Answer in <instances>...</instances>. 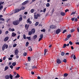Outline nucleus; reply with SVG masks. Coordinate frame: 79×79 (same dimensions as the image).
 Wrapping results in <instances>:
<instances>
[{"label": "nucleus", "mask_w": 79, "mask_h": 79, "mask_svg": "<svg viewBox=\"0 0 79 79\" xmlns=\"http://www.w3.org/2000/svg\"><path fill=\"white\" fill-rule=\"evenodd\" d=\"M4 3V2H0V6H1V5H2Z\"/></svg>", "instance_id": "obj_43"}, {"label": "nucleus", "mask_w": 79, "mask_h": 79, "mask_svg": "<svg viewBox=\"0 0 79 79\" xmlns=\"http://www.w3.org/2000/svg\"><path fill=\"white\" fill-rule=\"evenodd\" d=\"M1 21H5V19L3 18H1Z\"/></svg>", "instance_id": "obj_63"}, {"label": "nucleus", "mask_w": 79, "mask_h": 79, "mask_svg": "<svg viewBox=\"0 0 79 79\" xmlns=\"http://www.w3.org/2000/svg\"><path fill=\"white\" fill-rule=\"evenodd\" d=\"M71 37V34H69L67 36V38H70Z\"/></svg>", "instance_id": "obj_38"}, {"label": "nucleus", "mask_w": 79, "mask_h": 79, "mask_svg": "<svg viewBox=\"0 0 79 79\" xmlns=\"http://www.w3.org/2000/svg\"><path fill=\"white\" fill-rule=\"evenodd\" d=\"M15 31V29L12 28L11 31H12V32H13L14 31Z\"/></svg>", "instance_id": "obj_51"}, {"label": "nucleus", "mask_w": 79, "mask_h": 79, "mask_svg": "<svg viewBox=\"0 0 79 79\" xmlns=\"http://www.w3.org/2000/svg\"><path fill=\"white\" fill-rule=\"evenodd\" d=\"M61 55L62 56H64L65 55V53L64 52H62L61 53Z\"/></svg>", "instance_id": "obj_21"}, {"label": "nucleus", "mask_w": 79, "mask_h": 79, "mask_svg": "<svg viewBox=\"0 0 79 79\" xmlns=\"http://www.w3.org/2000/svg\"><path fill=\"white\" fill-rule=\"evenodd\" d=\"M54 11H55V9H54V8H53L52 10V14H53L54 13Z\"/></svg>", "instance_id": "obj_37"}, {"label": "nucleus", "mask_w": 79, "mask_h": 79, "mask_svg": "<svg viewBox=\"0 0 79 79\" xmlns=\"http://www.w3.org/2000/svg\"><path fill=\"white\" fill-rule=\"evenodd\" d=\"M75 44H76V45H79V42H76Z\"/></svg>", "instance_id": "obj_60"}, {"label": "nucleus", "mask_w": 79, "mask_h": 79, "mask_svg": "<svg viewBox=\"0 0 79 79\" xmlns=\"http://www.w3.org/2000/svg\"><path fill=\"white\" fill-rule=\"evenodd\" d=\"M29 25H28L27 24H26L25 25V28L27 30L28 29V28H29Z\"/></svg>", "instance_id": "obj_10"}, {"label": "nucleus", "mask_w": 79, "mask_h": 79, "mask_svg": "<svg viewBox=\"0 0 79 79\" xmlns=\"http://www.w3.org/2000/svg\"><path fill=\"white\" fill-rule=\"evenodd\" d=\"M19 68H20V67H17L16 69V70H18V69H19Z\"/></svg>", "instance_id": "obj_54"}, {"label": "nucleus", "mask_w": 79, "mask_h": 79, "mask_svg": "<svg viewBox=\"0 0 79 79\" xmlns=\"http://www.w3.org/2000/svg\"><path fill=\"white\" fill-rule=\"evenodd\" d=\"M34 9H31V12L32 13H34Z\"/></svg>", "instance_id": "obj_31"}, {"label": "nucleus", "mask_w": 79, "mask_h": 79, "mask_svg": "<svg viewBox=\"0 0 79 79\" xmlns=\"http://www.w3.org/2000/svg\"><path fill=\"white\" fill-rule=\"evenodd\" d=\"M31 31L32 33V34H34L35 32V28H33L31 30Z\"/></svg>", "instance_id": "obj_9"}, {"label": "nucleus", "mask_w": 79, "mask_h": 79, "mask_svg": "<svg viewBox=\"0 0 79 79\" xmlns=\"http://www.w3.org/2000/svg\"><path fill=\"white\" fill-rule=\"evenodd\" d=\"M75 31V30L74 29H71L70 31V32H71V33H73V32H74V31Z\"/></svg>", "instance_id": "obj_29"}, {"label": "nucleus", "mask_w": 79, "mask_h": 79, "mask_svg": "<svg viewBox=\"0 0 79 79\" xmlns=\"http://www.w3.org/2000/svg\"><path fill=\"white\" fill-rule=\"evenodd\" d=\"M8 69V67L6 66V67H5L4 69L5 71H6V70H7Z\"/></svg>", "instance_id": "obj_23"}, {"label": "nucleus", "mask_w": 79, "mask_h": 79, "mask_svg": "<svg viewBox=\"0 0 79 79\" xmlns=\"http://www.w3.org/2000/svg\"><path fill=\"white\" fill-rule=\"evenodd\" d=\"M29 45V42H27L26 44V47H27Z\"/></svg>", "instance_id": "obj_32"}, {"label": "nucleus", "mask_w": 79, "mask_h": 79, "mask_svg": "<svg viewBox=\"0 0 79 79\" xmlns=\"http://www.w3.org/2000/svg\"><path fill=\"white\" fill-rule=\"evenodd\" d=\"M69 44H70L71 45H73V43L71 42V41H70L69 42Z\"/></svg>", "instance_id": "obj_50"}, {"label": "nucleus", "mask_w": 79, "mask_h": 79, "mask_svg": "<svg viewBox=\"0 0 79 79\" xmlns=\"http://www.w3.org/2000/svg\"><path fill=\"white\" fill-rule=\"evenodd\" d=\"M9 39V37H6L4 39V41L5 42H6V41L8 40Z\"/></svg>", "instance_id": "obj_12"}, {"label": "nucleus", "mask_w": 79, "mask_h": 79, "mask_svg": "<svg viewBox=\"0 0 79 79\" xmlns=\"http://www.w3.org/2000/svg\"><path fill=\"white\" fill-rule=\"evenodd\" d=\"M16 33L13 32L12 33V37H15V36H16Z\"/></svg>", "instance_id": "obj_15"}, {"label": "nucleus", "mask_w": 79, "mask_h": 79, "mask_svg": "<svg viewBox=\"0 0 79 79\" xmlns=\"http://www.w3.org/2000/svg\"><path fill=\"white\" fill-rule=\"evenodd\" d=\"M32 31H29L28 32V35H32Z\"/></svg>", "instance_id": "obj_20"}, {"label": "nucleus", "mask_w": 79, "mask_h": 79, "mask_svg": "<svg viewBox=\"0 0 79 79\" xmlns=\"http://www.w3.org/2000/svg\"><path fill=\"white\" fill-rule=\"evenodd\" d=\"M23 37L24 39H26V35H25V34L23 35Z\"/></svg>", "instance_id": "obj_39"}, {"label": "nucleus", "mask_w": 79, "mask_h": 79, "mask_svg": "<svg viewBox=\"0 0 79 79\" xmlns=\"http://www.w3.org/2000/svg\"><path fill=\"white\" fill-rule=\"evenodd\" d=\"M60 15L61 16H65V13L64 12H62L60 13Z\"/></svg>", "instance_id": "obj_13"}, {"label": "nucleus", "mask_w": 79, "mask_h": 79, "mask_svg": "<svg viewBox=\"0 0 79 79\" xmlns=\"http://www.w3.org/2000/svg\"><path fill=\"white\" fill-rule=\"evenodd\" d=\"M25 9V7H24L22 6L21 7V9H20V10H24Z\"/></svg>", "instance_id": "obj_16"}, {"label": "nucleus", "mask_w": 79, "mask_h": 79, "mask_svg": "<svg viewBox=\"0 0 79 79\" xmlns=\"http://www.w3.org/2000/svg\"><path fill=\"white\" fill-rule=\"evenodd\" d=\"M18 49H16L15 51V54L16 55H17L18 54Z\"/></svg>", "instance_id": "obj_11"}, {"label": "nucleus", "mask_w": 79, "mask_h": 79, "mask_svg": "<svg viewBox=\"0 0 79 79\" xmlns=\"http://www.w3.org/2000/svg\"><path fill=\"white\" fill-rule=\"evenodd\" d=\"M67 30H64L63 32H62V33L63 34H64V33L65 32H66L67 31Z\"/></svg>", "instance_id": "obj_40"}, {"label": "nucleus", "mask_w": 79, "mask_h": 79, "mask_svg": "<svg viewBox=\"0 0 79 79\" xmlns=\"http://www.w3.org/2000/svg\"><path fill=\"white\" fill-rule=\"evenodd\" d=\"M19 11H20V9H16L15 10L14 13L12 12L11 13L10 15H12L14 14V13H18Z\"/></svg>", "instance_id": "obj_3"}, {"label": "nucleus", "mask_w": 79, "mask_h": 79, "mask_svg": "<svg viewBox=\"0 0 79 79\" xmlns=\"http://www.w3.org/2000/svg\"><path fill=\"white\" fill-rule=\"evenodd\" d=\"M40 38H42H42H43V35H42V34L40 35Z\"/></svg>", "instance_id": "obj_47"}, {"label": "nucleus", "mask_w": 79, "mask_h": 79, "mask_svg": "<svg viewBox=\"0 0 79 79\" xmlns=\"http://www.w3.org/2000/svg\"><path fill=\"white\" fill-rule=\"evenodd\" d=\"M42 38H40L39 40V41L40 42V41H41V40H42Z\"/></svg>", "instance_id": "obj_55"}, {"label": "nucleus", "mask_w": 79, "mask_h": 79, "mask_svg": "<svg viewBox=\"0 0 79 79\" xmlns=\"http://www.w3.org/2000/svg\"><path fill=\"white\" fill-rule=\"evenodd\" d=\"M16 45H17V44H13V47H16Z\"/></svg>", "instance_id": "obj_42"}, {"label": "nucleus", "mask_w": 79, "mask_h": 79, "mask_svg": "<svg viewBox=\"0 0 79 79\" xmlns=\"http://www.w3.org/2000/svg\"><path fill=\"white\" fill-rule=\"evenodd\" d=\"M9 77L10 79H13V76L11 74H10L9 75Z\"/></svg>", "instance_id": "obj_25"}, {"label": "nucleus", "mask_w": 79, "mask_h": 79, "mask_svg": "<svg viewBox=\"0 0 79 79\" xmlns=\"http://www.w3.org/2000/svg\"><path fill=\"white\" fill-rule=\"evenodd\" d=\"M56 62L58 64H60V63H61V60L59 59H58L56 60Z\"/></svg>", "instance_id": "obj_5"}, {"label": "nucleus", "mask_w": 79, "mask_h": 79, "mask_svg": "<svg viewBox=\"0 0 79 79\" xmlns=\"http://www.w3.org/2000/svg\"><path fill=\"white\" fill-rule=\"evenodd\" d=\"M48 50H47V49H45L44 50V52L45 53H47L48 52Z\"/></svg>", "instance_id": "obj_53"}, {"label": "nucleus", "mask_w": 79, "mask_h": 79, "mask_svg": "<svg viewBox=\"0 0 79 79\" xmlns=\"http://www.w3.org/2000/svg\"><path fill=\"white\" fill-rule=\"evenodd\" d=\"M39 25V22H36L35 24V26H37Z\"/></svg>", "instance_id": "obj_45"}, {"label": "nucleus", "mask_w": 79, "mask_h": 79, "mask_svg": "<svg viewBox=\"0 0 79 79\" xmlns=\"http://www.w3.org/2000/svg\"><path fill=\"white\" fill-rule=\"evenodd\" d=\"M16 64L15 62H13L12 63V65L13 66H15Z\"/></svg>", "instance_id": "obj_27"}, {"label": "nucleus", "mask_w": 79, "mask_h": 79, "mask_svg": "<svg viewBox=\"0 0 79 79\" xmlns=\"http://www.w3.org/2000/svg\"><path fill=\"white\" fill-rule=\"evenodd\" d=\"M37 37V36L36 35H35L33 36V38L34 39H36Z\"/></svg>", "instance_id": "obj_30"}, {"label": "nucleus", "mask_w": 79, "mask_h": 79, "mask_svg": "<svg viewBox=\"0 0 79 79\" xmlns=\"http://www.w3.org/2000/svg\"><path fill=\"white\" fill-rule=\"evenodd\" d=\"M34 18L35 19H37V18H38V17L37 16V15H34Z\"/></svg>", "instance_id": "obj_17"}, {"label": "nucleus", "mask_w": 79, "mask_h": 79, "mask_svg": "<svg viewBox=\"0 0 79 79\" xmlns=\"http://www.w3.org/2000/svg\"><path fill=\"white\" fill-rule=\"evenodd\" d=\"M78 21L77 19L76 18L75 19L74 21H75V22H76V21Z\"/></svg>", "instance_id": "obj_58"}, {"label": "nucleus", "mask_w": 79, "mask_h": 79, "mask_svg": "<svg viewBox=\"0 0 79 79\" xmlns=\"http://www.w3.org/2000/svg\"><path fill=\"white\" fill-rule=\"evenodd\" d=\"M37 16L38 17H40V15L39 14H37Z\"/></svg>", "instance_id": "obj_56"}, {"label": "nucleus", "mask_w": 79, "mask_h": 79, "mask_svg": "<svg viewBox=\"0 0 79 79\" xmlns=\"http://www.w3.org/2000/svg\"><path fill=\"white\" fill-rule=\"evenodd\" d=\"M3 5H2L0 6V10H3Z\"/></svg>", "instance_id": "obj_19"}, {"label": "nucleus", "mask_w": 79, "mask_h": 79, "mask_svg": "<svg viewBox=\"0 0 79 79\" xmlns=\"http://www.w3.org/2000/svg\"><path fill=\"white\" fill-rule=\"evenodd\" d=\"M10 67L11 69H13V66L12 65H10Z\"/></svg>", "instance_id": "obj_52"}, {"label": "nucleus", "mask_w": 79, "mask_h": 79, "mask_svg": "<svg viewBox=\"0 0 79 79\" xmlns=\"http://www.w3.org/2000/svg\"><path fill=\"white\" fill-rule=\"evenodd\" d=\"M41 32H45V29H44L42 30H41Z\"/></svg>", "instance_id": "obj_35"}, {"label": "nucleus", "mask_w": 79, "mask_h": 79, "mask_svg": "<svg viewBox=\"0 0 79 79\" xmlns=\"http://www.w3.org/2000/svg\"><path fill=\"white\" fill-rule=\"evenodd\" d=\"M23 55L24 56H26L27 55V53L26 52H24L23 54Z\"/></svg>", "instance_id": "obj_28"}, {"label": "nucleus", "mask_w": 79, "mask_h": 79, "mask_svg": "<svg viewBox=\"0 0 79 79\" xmlns=\"http://www.w3.org/2000/svg\"><path fill=\"white\" fill-rule=\"evenodd\" d=\"M8 60H12V58H11V57H9L8 58Z\"/></svg>", "instance_id": "obj_59"}, {"label": "nucleus", "mask_w": 79, "mask_h": 79, "mask_svg": "<svg viewBox=\"0 0 79 79\" xmlns=\"http://www.w3.org/2000/svg\"><path fill=\"white\" fill-rule=\"evenodd\" d=\"M6 7H5L3 9V10L4 11H5V10H6Z\"/></svg>", "instance_id": "obj_49"}, {"label": "nucleus", "mask_w": 79, "mask_h": 79, "mask_svg": "<svg viewBox=\"0 0 79 79\" xmlns=\"http://www.w3.org/2000/svg\"><path fill=\"white\" fill-rule=\"evenodd\" d=\"M8 45L6 44H4L2 47V51H4L5 48L6 49H7V48H8Z\"/></svg>", "instance_id": "obj_2"}, {"label": "nucleus", "mask_w": 79, "mask_h": 79, "mask_svg": "<svg viewBox=\"0 0 79 79\" xmlns=\"http://www.w3.org/2000/svg\"><path fill=\"white\" fill-rule=\"evenodd\" d=\"M26 38L27 39H28L29 40H31L30 37H26Z\"/></svg>", "instance_id": "obj_24"}, {"label": "nucleus", "mask_w": 79, "mask_h": 79, "mask_svg": "<svg viewBox=\"0 0 79 79\" xmlns=\"http://www.w3.org/2000/svg\"><path fill=\"white\" fill-rule=\"evenodd\" d=\"M28 50L30 52H32V48H31V47H28Z\"/></svg>", "instance_id": "obj_14"}, {"label": "nucleus", "mask_w": 79, "mask_h": 79, "mask_svg": "<svg viewBox=\"0 0 79 79\" xmlns=\"http://www.w3.org/2000/svg\"><path fill=\"white\" fill-rule=\"evenodd\" d=\"M50 28L51 29H56V26H53V25H51L50 26Z\"/></svg>", "instance_id": "obj_8"}, {"label": "nucleus", "mask_w": 79, "mask_h": 79, "mask_svg": "<svg viewBox=\"0 0 79 79\" xmlns=\"http://www.w3.org/2000/svg\"><path fill=\"white\" fill-rule=\"evenodd\" d=\"M28 60V61H30L31 60V57H27Z\"/></svg>", "instance_id": "obj_26"}, {"label": "nucleus", "mask_w": 79, "mask_h": 79, "mask_svg": "<svg viewBox=\"0 0 79 79\" xmlns=\"http://www.w3.org/2000/svg\"><path fill=\"white\" fill-rule=\"evenodd\" d=\"M28 3V1L27 0L23 2L22 3V5L24 6V5H26L27 3Z\"/></svg>", "instance_id": "obj_4"}, {"label": "nucleus", "mask_w": 79, "mask_h": 79, "mask_svg": "<svg viewBox=\"0 0 79 79\" xmlns=\"http://www.w3.org/2000/svg\"><path fill=\"white\" fill-rule=\"evenodd\" d=\"M46 6L47 7H48L50 6V4L49 3H48L46 4Z\"/></svg>", "instance_id": "obj_34"}, {"label": "nucleus", "mask_w": 79, "mask_h": 79, "mask_svg": "<svg viewBox=\"0 0 79 79\" xmlns=\"http://www.w3.org/2000/svg\"><path fill=\"white\" fill-rule=\"evenodd\" d=\"M37 79H40V77L38 76L37 77Z\"/></svg>", "instance_id": "obj_64"}, {"label": "nucleus", "mask_w": 79, "mask_h": 79, "mask_svg": "<svg viewBox=\"0 0 79 79\" xmlns=\"http://www.w3.org/2000/svg\"><path fill=\"white\" fill-rule=\"evenodd\" d=\"M75 19V17H74L73 18H72L71 19V20H72V21H74V20Z\"/></svg>", "instance_id": "obj_48"}, {"label": "nucleus", "mask_w": 79, "mask_h": 79, "mask_svg": "<svg viewBox=\"0 0 79 79\" xmlns=\"http://www.w3.org/2000/svg\"><path fill=\"white\" fill-rule=\"evenodd\" d=\"M12 29L11 28H9V31H11V30H12Z\"/></svg>", "instance_id": "obj_62"}, {"label": "nucleus", "mask_w": 79, "mask_h": 79, "mask_svg": "<svg viewBox=\"0 0 79 79\" xmlns=\"http://www.w3.org/2000/svg\"><path fill=\"white\" fill-rule=\"evenodd\" d=\"M76 13V11L75 12H72L71 14V15H74Z\"/></svg>", "instance_id": "obj_33"}, {"label": "nucleus", "mask_w": 79, "mask_h": 79, "mask_svg": "<svg viewBox=\"0 0 79 79\" xmlns=\"http://www.w3.org/2000/svg\"><path fill=\"white\" fill-rule=\"evenodd\" d=\"M46 11V8H44L43 10L44 13V12H45Z\"/></svg>", "instance_id": "obj_57"}, {"label": "nucleus", "mask_w": 79, "mask_h": 79, "mask_svg": "<svg viewBox=\"0 0 79 79\" xmlns=\"http://www.w3.org/2000/svg\"><path fill=\"white\" fill-rule=\"evenodd\" d=\"M61 31V30H60V29H58L56 31V33L57 34H59L60 32Z\"/></svg>", "instance_id": "obj_7"}, {"label": "nucleus", "mask_w": 79, "mask_h": 79, "mask_svg": "<svg viewBox=\"0 0 79 79\" xmlns=\"http://www.w3.org/2000/svg\"><path fill=\"white\" fill-rule=\"evenodd\" d=\"M73 58L74 60H76V56H75V55H73Z\"/></svg>", "instance_id": "obj_44"}, {"label": "nucleus", "mask_w": 79, "mask_h": 79, "mask_svg": "<svg viewBox=\"0 0 79 79\" xmlns=\"http://www.w3.org/2000/svg\"><path fill=\"white\" fill-rule=\"evenodd\" d=\"M27 23H29L30 24H32V22L30 21V18H28L27 19Z\"/></svg>", "instance_id": "obj_6"}, {"label": "nucleus", "mask_w": 79, "mask_h": 79, "mask_svg": "<svg viewBox=\"0 0 79 79\" xmlns=\"http://www.w3.org/2000/svg\"><path fill=\"white\" fill-rule=\"evenodd\" d=\"M19 21H20V18H19V20H17L13 21V24L14 25H15V26H17V25H18L19 23Z\"/></svg>", "instance_id": "obj_1"}, {"label": "nucleus", "mask_w": 79, "mask_h": 79, "mask_svg": "<svg viewBox=\"0 0 79 79\" xmlns=\"http://www.w3.org/2000/svg\"><path fill=\"white\" fill-rule=\"evenodd\" d=\"M63 46H64L63 47V48H65V47H66V44H64Z\"/></svg>", "instance_id": "obj_36"}, {"label": "nucleus", "mask_w": 79, "mask_h": 79, "mask_svg": "<svg viewBox=\"0 0 79 79\" xmlns=\"http://www.w3.org/2000/svg\"><path fill=\"white\" fill-rule=\"evenodd\" d=\"M32 68L33 69H34V68H36V69H37V67H36L35 66H32Z\"/></svg>", "instance_id": "obj_46"}, {"label": "nucleus", "mask_w": 79, "mask_h": 79, "mask_svg": "<svg viewBox=\"0 0 79 79\" xmlns=\"http://www.w3.org/2000/svg\"><path fill=\"white\" fill-rule=\"evenodd\" d=\"M27 12H25L24 13V15H27Z\"/></svg>", "instance_id": "obj_61"}, {"label": "nucleus", "mask_w": 79, "mask_h": 79, "mask_svg": "<svg viewBox=\"0 0 79 79\" xmlns=\"http://www.w3.org/2000/svg\"><path fill=\"white\" fill-rule=\"evenodd\" d=\"M63 62H64V63H66V61H67L66 59H64L63 60Z\"/></svg>", "instance_id": "obj_41"}, {"label": "nucleus", "mask_w": 79, "mask_h": 79, "mask_svg": "<svg viewBox=\"0 0 79 79\" xmlns=\"http://www.w3.org/2000/svg\"><path fill=\"white\" fill-rule=\"evenodd\" d=\"M20 77V76H19V74L17 73L16 76L15 77V78H19V77Z\"/></svg>", "instance_id": "obj_18"}, {"label": "nucleus", "mask_w": 79, "mask_h": 79, "mask_svg": "<svg viewBox=\"0 0 79 79\" xmlns=\"http://www.w3.org/2000/svg\"><path fill=\"white\" fill-rule=\"evenodd\" d=\"M68 75V74L67 73H64V77H67Z\"/></svg>", "instance_id": "obj_22"}]
</instances>
